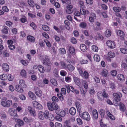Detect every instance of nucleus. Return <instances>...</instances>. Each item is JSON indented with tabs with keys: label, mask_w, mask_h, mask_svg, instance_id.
<instances>
[{
	"label": "nucleus",
	"mask_w": 127,
	"mask_h": 127,
	"mask_svg": "<svg viewBox=\"0 0 127 127\" xmlns=\"http://www.w3.org/2000/svg\"><path fill=\"white\" fill-rule=\"evenodd\" d=\"M57 96L61 101H62L64 100V96L62 93L60 92H59L57 93Z\"/></svg>",
	"instance_id": "nucleus-27"
},
{
	"label": "nucleus",
	"mask_w": 127,
	"mask_h": 127,
	"mask_svg": "<svg viewBox=\"0 0 127 127\" xmlns=\"http://www.w3.org/2000/svg\"><path fill=\"white\" fill-rule=\"evenodd\" d=\"M21 63L24 65H27L28 64V61L26 60H22L21 61Z\"/></svg>",
	"instance_id": "nucleus-56"
},
{
	"label": "nucleus",
	"mask_w": 127,
	"mask_h": 127,
	"mask_svg": "<svg viewBox=\"0 0 127 127\" xmlns=\"http://www.w3.org/2000/svg\"><path fill=\"white\" fill-rule=\"evenodd\" d=\"M44 42L46 44V46L48 47H50L51 46L50 43L46 39H45L44 40Z\"/></svg>",
	"instance_id": "nucleus-52"
},
{
	"label": "nucleus",
	"mask_w": 127,
	"mask_h": 127,
	"mask_svg": "<svg viewBox=\"0 0 127 127\" xmlns=\"http://www.w3.org/2000/svg\"><path fill=\"white\" fill-rule=\"evenodd\" d=\"M111 33L110 30L109 29H107L105 31V36L107 37H108L111 36Z\"/></svg>",
	"instance_id": "nucleus-32"
},
{
	"label": "nucleus",
	"mask_w": 127,
	"mask_h": 127,
	"mask_svg": "<svg viewBox=\"0 0 127 127\" xmlns=\"http://www.w3.org/2000/svg\"><path fill=\"white\" fill-rule=\"evenodd\" d=\"M33 106L37 109L41 110L43 108L41 105L36 101H34L33 103Z\"/></svg>",
	"instance_id": "nucleus-10"
},
{
	"label": "nucleus",
	"mask_w": 127,
	"mask_h": 127,
	"mask_svg": "<svg viewBox=\"0 0 127 127\" xmlns=\"http://www.w3.org/2000/svg\"><path fill=\"white\" fill-rule=\"evenodd\" d=\"M118 79L121 82H123L125 81V78L124 75L119 74L117 76Z\"/></svg>",
	"instance_id": "nucleus-18"
},
{
	"label": "nucleus",
	"mask_w": 127,
	"mask_h": 127,
	"mask_svg": "<svg viewBox=\"0 0 127 127\" xmlns=\"http://www.w3.org/2000/svg\"><path fill=\"white\" fill-rule=\"evenodd\" d=\"M2 10L3 11L7 12L9 11V9L6 6H5L2 7Z\"/></svg>",
	"instance_id": "nucleus-63"
},
{
	"label": "nucleus",
	"mask_w": 127,
	"mask_h": 127,
	"mask_svg": "<svg viewBox=\"0 0 127 127\" xmlns=\"http://www.w3.org/2000/svg\"><path fill=\"white\" fill-rule=\"evenodd\" d=\"M34 90L35 93L37 96L40 97L41 96L42 94V92L39 88L35 87Z\"/></svg>",
	"instance_id": "nucleus-9"
},
{
	"label": "nucleus",
	"mask_w": 127,
	"mask_h": 127,
	"mask_svg": "<svg viewBox=\"0 0 127 127\" xmlns=\"http://www.w3.org/2000/svg\"><path fill=\"white\" fill-rule=\"evenodd\" d=\"M69 51L70 53L72 54H74L75 53V50L72 46H70L69 47Z\"/></svg>",
	"instance_id": "nucleus-38"
},
{
	"label": "nucleus",
	"mask_w": 127,
	"mask_h": 127,
	"mask_svg": "<svg viewBox=\"0 0 127 127\" xmlns=\"http://www.w3.org/2000/svg\"><path fill=\"white\" fill-rule=\"evenodd\" d=\"M113 9L115 12H120L121 11V8L118 6L114 7L113 8Z\"/></svg>",
	"instance_id": "nucleus-48"
},
{
	"label": "nucleus",
	"mask_w": 127,
	"mask_h": 127,
	"mask_svg": "<svg viewBox=\"0 0 127 127\" xmlns=\"http://www.w3.org/2000/svg\"><path fill=\"white\" fill-rule=\"evenodd\" d=\"M47 105L48 109L51 111L57 110L59 107L58 105L55 102H48L47 103Z\"/></svg>",
	"instance_id": "nucleus-1"
},
{
	"label": "nucleus",
	"mask_w": 127,
	"mask_h": 127,
	"mask_svg": "<svg viewBox=\"0 0 127 127\" xmlns=\"http://www.w3.org/2000/svg\"><path fill=\"white\" fill-rule=\"evenodd\" d=\"M29 112L32 116L35 117L36 116V113L35 110L34 109L32 108L30 106H29L28 108Z\"/></svg>",
	"instance_id": "nucleus-8"
},
{
	"label": "nucleus",
	"mask_w": 127,
	"mask_h": 127,
	"mask_svg": "<svg viewBox=\"0 0 127 127\" xmlns=\"http://www.w3.org/2000/svg\"><path fill=\"white\" fill-rule=\"evenodd\" d=\"M43 63L44 65L49 66H50L52 64L49 57L46 55L45 56L44 58L43 59Z\"/></svg>",
	"instance_id": "nucleus-4"
},
{
	"label": "nucleus",
	"mask_w": 127,
	"mask_h": 127,
	"mask_svg": "<svg viewBox=\"0 0 127 127\" xmlns=\"http://www.w3.org/2000/svg\"><path fill=\"white\" fill-rule=\"evenodd\" d=\"M75 105L77 108L78 111L80 112L81 109V106L80 103L78 101L76 102Z\"/></svg>",
	"instance_id": "nucleus-40"
},
{
	"label": "nucleus",
	"mask_w": 127,
	"mask_h": 127,
	"mask_svg": "<svg viewBox=\"0 0 127 127\" xmlns=\"http://www.w3.org/2000/svg\"><path fill=\"white\" fill-rule=\"evenodd\" d=\"M16 122L17 124L21 126H23L24 125V123L23 121L20 119H18L16 120Z\"/></svg>",
	"instance_id": "nucleus-39"
},
{
	"label": "nucleus",
	"mask_w": 127,
	"mask_h": 127,
	"mask_svg": "<svg viewBox=\"0 0 127 127\" xmlns=\"http://www.w3.org/2000/svg\"><path fill=\"white\" fill-rule=\"evenodd\" d=\"M91 49L92 50L95 52H97L98 50V47L95 45H93L91 47Z\"/></svg>",
	"instance_id": "nucleus-49"
},
{
	"label": "nucleus",
	"mask_w": 127,
	"mask_h": 127,
	"mask_svg": "<svg viewBox=\"0 0 127 127\" xmlns=\"http://www.w3.org/2000/svg\"><path fill=\"white\" fill-rule=\"evenodd\" d=\"M8 80L10 81H12L13 79V77L12 75L10 74H9L7 75Z\"/></svg>",
	"instance_id": "nucleus-60"
},
{
	"label": "nucleus",
	"mask_w": 127,
	"mask_h": 127,
	"mask_svg": "<svg viewBox=\"0 0 127 127\" xmlns=\"http://www.w3.org/2000/svg\"><path fill=\"white\" fill-rule=\"evenodd\" d=\"M97 96L98 99L100 101H102L103 100V97L102 96V94L101 93H97Z\"/></svg>",
	"instance_id": "nucleus-43"
},
{
	"label": "nucleus",
	"mask_w": 127,
	"mask_h": 127,
	"mask_svg": "<svg viewBox=\"0 0 127 127\" xmlns=\"http://www.w3.org/2000/svg\"><path fill=\"white\" fill-rule=\"evenodd\" d=\"M108 57L110 58H113L115 56V54L113 52L110 51L108 54Z\"/></svg>",
	"instance_id": "nucleus-37"
},
{
	"label": "nucleus",
	"mask_w": 127,
	"mask_h": 127,
	"mask_svg": "<svg viewBox=\"0 0 127 127\" xmlns=\"http://www.w3.org/2000/svg\"><path fill=\"white\" fill-rule=\"evenodd\" d=\"M7 78V75L5 74H3L0 75V79L3 80H6Z\"/></svg>",
	"instance_id": "nucleus-30"
},
{
	"label": "nucleus",
	"mask_w": 127,
	"mask_h": 127,
	"mask_svg": "<svg viewBox=\"0 0 127 127\" xmlns=\"http://www.w3.org/2000/svg\"><path fill=\"white\" fill-rule=\"evenodd\" d=\"M106 44L108 47L111 49H113L115 47V44L113 41L108 40L106 42Z\"/></svg>",
	"instance_id": "nucleus-7"
},
{
	"label": "nucleus",
	"mask_w": 127,
	"mask_h": 127,
	"mask_svg": "<svg viewBox=\"0 0 127 127\" xmlns=\"http://www.w3.org/2000/svg\"><path fill=\"white\" fill-rule=\"evenodd\" d=\"M2 68L4 71L8 72L9 71V68L8 64L6 63H4L2 65Z\"/></svg>",
	"instance_id": "nucleus-15"
},
{
	"label": "nucleus",
	"mask_w": 127,
	"mask_h": 127,
	"mask_svg": "<svg viewBox=\"0 0 127 127\" xmlns=\"http://www.w3.org/2000/svg\"><path fill=\"white\" fill-rule=\"evenodd\" d=\"M3 56L4 57H8L9 56V54L7 50H4L3 51Z\"/></svg>",
	"instance_id": "nucleus-50"
},
{
	"label": "nucleus",
	"mask_w": 127,
	"mask_h": 127,
	"mask_svg": "<svg viewBox=\"0 0 127 127\" xmlns=\"http://www.w3.org/2000/svg\"><path fill=\"white\" fill-rule=\"evenodd\" d=\"M28 3L30 6L32 7H34V2L32 0H28Z\"/></svg>",
	"instance_id": "nucleus-44"
},
{
	"label": "nucleus",
	"mask_w": 127,
	"mask_h": 127,
	"mask_svg": "<svg viewBox=\"0 0 127 127\" xmlns=\"http://www.w3.org/2000/svg\"><path fill=\"white\" fill-rule=\"evenodd\" d=\"M61 66H62V68L64 69H65L67 68V65L65 63L63 62H61Z\"/></svg>",
	"instance_id": "nucleus-58"
},
{
	"label": "nucleus",
	"mask_w": 127,
	"mask_h": 127,
	"mask_svg": "<svg viewBox=\"0 0 127 127\" xmlns=\"http://www.w3.org/2000/svg\"><path fill=\"white\" fill-rule=\"evenodd\" d=\"M19 84L23 88H26L27 86L25 80L23 79H21L19 81Z\"/></svg>",
	"instance_id": "nucleus-24"
},
{
	"label": "nucleus",
	"mask_w": 127,
	"mask_h": 127,
	"mask_svg": "<svg viewBox=\"0 0 127 127\" xmlns=\"http://www.w3.org/2000/svg\"><path fill=\"white\" fill-rule=\"evenodd\" d=\"M117 35L120 36L121 39L122 40L124 39V37L125 36V35L123 31L120 30H118L117 32Z\"/></svg>",
	"instance_id": "nucleus-11"
},
{
	"label": "nucleus",
	"mask_w": 127,
	"mask_h": 127,
	"mask_svg": "<svg viewBox=\"0 0 127 127\" xmlns=\"http://www.w3.org/2000/svg\"><path fill=\"white\" fill-rule=\"evenodd\" d=\"M113 96L114 100L116 102H117L120 101V98L122 96V95L120 93H115L113 94Z\"/></svg>",
	"instance_id": "nucleus-3"
},
{
	"label": "nucleus",
	"mask_w": 127,
	"mask_h": 127,
	"mask_svg": "<svg viewBox=\"0 0 127 127\" xmlns=\"http://www.w3.org/2000/svg\"><path fill=\"white\" fill-rule=\"evenodd\" d=\"M121 52L124 54H127V49L126 48H122L120 49Z\"/></svg>",
	"instance_id": "nucleus-45"
},
{
	"label": "nucleus",
	"mask_w": 127,
	"mask_h": 127,
	"mask_svg": "<svg viewBox=\"0 0 127 127\" xmlns=\"http://www.w3.org/2000/svg\"><path fill=\"white\" fill-rule=\"evenodd\" d=\"M94 59L95 61L97 62H99L100 60L99 56L97 54L94 55Z\"/></svg>",
	"instance_id": "nucleus-35"
},
{
	"label": "nucleus",
	"mask_w": 127,
	"mask_h": 127,
	"mask_svg": "<svg viewBox=\"0 0 127 127\" xmlns=\"http://www.w3.org/2000/svg\"><path fill=\"white\" fill-rule=\"evenodd\" d=\"M39 71L41 73H43L45 71V69L43 66L41 65H39L37 67Z\"/></svg>",
	"instance_id": "nucleus-31"
},
{
	"label": "nucleus",
	"mask_w": 127,
	"mask_h": 127,
	"mask_svg": "<svg viewBox=\"0 0 127 127\" xmlns=\"http://www.w3.org/2000/svg\"><path fill=\"white\" fill-rule=\"evenodd\" d=\"M59 51L62 54L64 55L66 53V51L65 49L63 48H61L59 49Z\"/></svg>",
	"instance_id": "nucleus-55"
},
{
	"label": "nucleus",
	"mask_w": 127,
	"mask_h": 127,
	"mask_svg": "<svg viewBox=\"0 0 127 127\" xmlns=\"http://www.w3.org/2000/svg\"><path fill=\"white\" fill-rule=\"evenodd\" d=\"M74 82L78 86H80L81 85L80 81L79 78L76 77H73Z\"/></svg>",
	"instance_id": "nucleus-21"
},
{
	"label": "nucleus",
	"mask_w": 127,
	"mask_h": 127,
	"mask_svg": "<svg viewBox=\"0 0 127 127\" xmlns=\"http://www.w3.org/2000/svg\"><path fill=\"white\" fill-rule=\"evenodd\" d=\"M28 94L30 97L32 99L34 100L36 99V97L34 94L32 92L30 91L28 93Z\"/></svg>",
	"instance_id": "nucleus-22"
},
{
	"label": "nucleus",
	"mask_w": 127,
	"mask_h": 127,
	"mask_svg": "<svg viewBox=\"0 0 127 127\" xmlns=\"http://www.w3.org/2000/svg\"><path fill=\"white\" fill-rule=\"evenodd\" d=\"M16 90L17 92L20 93L23 92V90L22 88L20 87L19 85H17L16 86Z\"/></svg>",
	"instance_id": "nucleus-25"
},
{
	"label": "nucleus",
	"mask_w": 127,
	"mask_h": 127,
	"mask_svg": "<svg viewBox=\"0 0 127 127\" xmlns=\"http://www.w3.org/2000/svg\"><path fill=\"white\" fill-rule=\"evenodd\" d=\"M73 7V6L71 5H69L67 6V9L66 12L67 13L70 14L71 13L73 12L72 9Z\"/></svg>",
	"instance_id": "nucleus-16"
},
{
	"label": "nucleus",
	"mask_w": 127,
	"mask_h": 127,
	"mask_svg": "<svg viewBox=\"0 0 127 127\" xmlns=\"http://www.w3.org/2000/svg\"><path fill=\"white\" fill-rule=\"evenodd\" d=\"M92 113L94 119L95 120L97 119L98 118V113L97 110L95 109L93 110Z\"/></svg>",
	"instance_id": "nucleus-17"
},
{
	"label": "nucleus",
	"mask_w": 127,
	"mask_h": 127,
	"mask_svg": "<svg viewBox=\"0 0 127 127\" xmlns=\"http://www.w3.org/2000/svg\"><path fill=\"white\" fill-rule=\"evenodd\" d=\"M80 48L82 51L84 52H86L88 50V48L87 46L84 44H80Z\"/></svg>",
	"instance_id": "nucleus-14"
},
{
	"label": "nucleus",
	"mask_w": 127,
	"mask_h": 127,
	"mask_svg": "<svg viewBox=\"0 0 127 127\" xmlns=\"http://www.w3.org/2000/svg\"><path fill=\"white\" fill-rule=\"evenodd\" d=\"M50 82L51 84L54 86H57L58 83L57 81L54 79H52L50 80Z\"/></svg>",
	"instance_id": "nucleus-36"
},
{
	"label": "nucleus",
	"mask_w": 127,
	"mask_h": 127,
	"mask_svg": "<svg viewBox=\"0 0 127 127\" xmlns=\"http://www.w3.org/2000/svg\"><path fill=\"white\" fill-rule=\"evenodd\" d=\"M68 69L70 71H72L75 69V67L72 65L69 64L67 65V67Z\"/></svg>",
	"instance_id": "nucleus-29"
},
{
	"label": "nucleus",
	"mask_w": 127,
	"mask_h": 127,
	"mask_svg": "<svg viewBox=\"0 0 127 127\" xmlns=\"http://www.w3.org/2000/svg\"><path fill=\"white\" fill-rule=\"evenodd\" d=\"M80 90L81 94L83 95L84 96H85L86 95V93L87 91V90L85 89L84 90L83 88H80Z\"/></svg>",
	"instance_id": "nucleus-51"
},
{
	"label": "nucleus",
	"mask_w": 127,
	"mask_h": 127,
	"mask_svg": "<svg viewBox=\"0 0 127 127\" xmlns=\"http://www.w3.org/2000/svg\"><path fill=\"white\" fill-rule=\"evenodd\" d=\"M77 124L79 125H81L83 124V121L80 118H77L76 119Z\"/></svg>",
	"instance_id": "nucleus-62"
},
{
	"label": "nucleus",
	"mask_w": 127,
	"mask_h": 127,
	"mask_svg": "<svg viewBox=\"0 0 127 127\" xmlns=\"http://www.w3.org/2000/svg\"><path fill=\"white\" fill-rule=\"evenodd\" d=\"M110 87L111 88L114 90L115 89L116 86L115 84L113 83H111L110 84Z\"/></svg>",
	"instance_id": "nucleus-64"
},
{
	"label": "nucleus",
	"mask_w": 127,
	"mask_h": 127,
	"mask_svg": "<svg viewBox=\"0 0 127 127\" xmlns=\"http://www.w3.org/2000/svg\"><path fill=\"white\" fill-rule=\"evenodd\" d=\"M49 116V118L48 119L51 121H53L54 120L55 117L53 114L50 113Z\"/></svg>",
	"instance_id": "nucleus-54"
},
{
	"label": "nucleus",
	"mask_w": 127,
	"mask_h": 127,
	"mask_svg": "<svg viewBox=\"0 0 127 127\" xmlns=\"http://www.w3.org/2000/svg\"><path fill=\"white\" fill-rule=\"evenodd\" d=\"M6 98H4L3 100H1V104L3 107H9L12 104V101L11 100H9L6 101H5L6 100Z\"/></svg>",
	"instance_id": "nucleus-2"
},
{
	"label": "nucleus",
	"mask_w": 127,
	"mask_h": 127,
	"mask_svg": "<svg viewBox=\"0 0 127 127\" xmlns=\"http://www.w3.org/2000/svg\"><path fill=\"white\" fill-rule=\"evenodd\" d=\"M42 27L44 31H48L50 30L49 27L46 25H43Z\"/></svg>",
	"instance_id": "nucleus-42"
},
{
	"label": "nucleus",
	"mask_w": 127,
	"mask_h": 127,
	"mask_svg": "<svg viewBox=\"0 0 127 127\" xmlns=\"http://www.w3.org/2000/svg\"><path fill=\"white\" fill-rule=\"evenodd\" d=\"M38 117L40 120H43L44 118V112L41 111H39L38 113Z\"/></svg>",
	"instance_id": "nucleus-19"
},
{
	"label": "nucleus",
	"mask_w": 127,
	"mask_h": 127,
	"mask_svg": "<svg viewBox=\"0 0 127 127\" xmlns=\"http://www.w3.org/2000/svg\"><path fill=\"white\" fill-rule=\"evenodd\" d=\"M23 120L27 124H30V125H31L30 124L33 121V119L32 118L28 119L27 117H24Z\"/></svg>",
	"instance_id": "nucleus-13"
},
{
	"label": "nucleus",
	"mask_w": 127,
	"mask_h": 127,
	"mask_svg": "<svg viewBox=\"0 0 127 127\" xmlns=\"http://www.w3.org/2000/svg\"><path fill=\"white\" fill-rule=\"evenodd\" d=\"M95 38L96 39L102 40L103 39L104 37L101 34L98 33L97 34L96 36L95 37Z\"/></svg>",
	"instance_id": "nucleus-28"
},
{
	"label": "nucleus",
	"mask_w": 127,
	"mask_h": 127,
	"mask_svg": "<svg viewBox=\"0 0 127 127\" xmlns=\"http://www.w3.org/2000/svg\"><path fill=\"white\" fill-rule=\"evenodd\" d=\"M119 107L120 110L122 111H124L126 109L125 105L122 102L120 103Z\"/></svg>",
	"instance_id": "nucleus-26"
},
{
	"label": "nucleus",
	"mask_w": 127,
	"mask_h": 127,
	"mask_svg": "<svg viewBox=\"0 0 127 127\" xmlns=\"http://www.w3.org/2000/svg\"><path fill=\"white\" fill-rule=\"evenodd\" d=\"M27 39L29 41L32 42L35 41V38L32 36L29 35L27 36Z\"/></svg>",
	"instance_id": "nucleus-33"
},
{
	"label": "nucleus",
	"mask_w": 127,
	"mask_h": 127,
	"mask_svg": "<svg viewBox=\"0 0 127 127\" xmlns=\"http://www.w3.org/2000/svg\"><path fill=\"white\" fill-rule=\"evenodd\" d=\"M21 74L23 76L25 77L26 75V71L24 70H22L21 71Z\"/></svg>",
	"instance_id": "nucleus-57"
},
{
	"label": "nucleus",
	"mask_w": 127,
	"mask_h": 127,
	"mask_svg": "<svg viewBox=\"0 0 127 127\" xmlns=\"http://www.w3.org/2000/svg\"><path fill=\"white\" fill-rule=\"evenodd\" d=\"M100 74L102 76L105 77H107L108 76V71L106 69H103Z\"/></svg>",
	"instance_id": "nucleus-20"
},
{
	"label": "nucleus",
	"mask_w": 127,
	"mask_h": 127,
	"mask_svg": "<svg viewBox=\"0 0 127 127\" xmlns=\"http://www.w3.org/2000/svg\"><path fill=\"white\" fill-rule=\"evenodd\" d=\"M87 24L86 23L84 22H81L79 24V27L82 28H85L87 26Z\"/></svg>",
	"instance_id": "nucleus-46"
},
{
	"label": "nucleus",
	"mask_w": 127,
	"mask_h": 127,
	"mask_svg": "<svg viewBox=\"0 0 127 127\" xmlns=\"http://www.w3.org/2000/svg\"><path fill=\"white\" fill-rule=\"evenodd\" d=\"M81 117L84 120L87 121H89L91 119L90 116L87 112H85L82 113L81 115Z\"/></svg>",
	"instance_id": "nucleus-5"
},
{
	"label": "nucleus",
	"mask_w": 127,
	"mask_h": 127,
	"mask_svg": "<svg viewBox=\"0 0 127 127\" xmlns=\"http://www.w3.org/2000/svg\"><path fill=\"white\" fill-rule=\"evenodd\" d=\"M82 83H83V86L85 89H87L88 88V84L87 82L85 80H82Z\"/></svg>",
	"instance_id": "nucleus-41"
},
{
	"label": "nucleus",
	"mask_w": 127,
	"mask_h": 127,
	"mask_svg": "<svg viewBox=\"0 0 127 127\" xmlns=\"http://www.w3.org/2000/svg\"><path fill=\"white\" fill-rule=\"evenodd\" d=\"M50 114L48 111H45L44 112V118L46 119H48L49 116Z\"/></svg>",
	"instance_id": "nucleus-53"
},
{
	"label": "nucleus",
	"mask_w": 127,
	"mask_h": 127,
	"mask_svg": "<svg viewBox=\"0 0 127 127\" xmlns=\"http://www.w3.org/2000/svg\"><path fill=\"white\" fill-rule=\"evenodd\" d=\"M7 27L6 26H4L3 29L2 30V32L5 34H7L8 32Z\"/></svg>",
	"instance_id": "nucleus-47"
},
{
	"label": "nucleus",
	"mask_w": 127,
	"mask_h": 127,
	"mask_svg": "<svg viewBox=\"0 0 127 127\" xmlns=\"http://www.w3.org/2000/svg\"><path fill=\"white\" fill-rule=\"evenodd\" d=\"M79 73L80 75L82 77L84 78L85 79H87L89 77V74L86 71H84L83 72L81 69H79Z\"/></svg>",
	"instance_id": "nucleus-6"
},
{
	"label": "nucleus",
	"mask_w": 127,
	"mask_h": 127,
	"mask_svg": "<svg viewBox=\"0 0 127 127\" xmlns=\"http://www.w3.org/2000/svg\"><path fill=\"white\" fill-rule=\"evenodd\" d=\"M69 112L70 114L72 115H74L76 112V109L73 107H71L69 110Z\"/></svg>",
	"instance_id": "nucleus-23"
},
{
	"label": "nucleus",
	"mask_w": 127,
	"mask_h": 127,
	"mask_svg": "<svg viewBox=\"0 0 127 127\" xmlns=\"http://www.w3.org/2000/svg\"><path fill=\"white\" fill-rule=\"evenodd\" d=\"M102 96L103 97L106 98H108L109 97V96L107 94L105 91H103L102 94Z\"/></svg>",
	"instance_id": "nucleus-61"
},
{
	"label": "nucleus",
	"mask_w": 127,
	"mask_h": 127,
	"mask_svg": "<svg viewBox=\"0 0 127 127\" xmlns=\"http://www.w3.org/2000/svg\"><path fill=\"white\" fill-rule=\"evenodd\" d=\"M107 113L108 116L109 118L112 120H115V118L114 116L113 115L108 111H107Z\"/></svg>",
	"instance_id": "nucleus-34"
},
{
	"label": "nucleus",
	"mask_w": 127,
	"mask_h": 127,
	"mask_svg": "<svg viewBox=\"0 0 127 127\" xmlns=\"http://www.w3.org/2000/svg\"><path fill=\"white\" fill-rule=\"evenodd\" d=\"M56 114L62 117H64L65 115V111L62 109L59 110L56 112Z\"/></svg>",
	"instance_id": "nucleus-12"
},
{
	"label": "nucleus",
	"mask_w": 127,
	"mask_h": 127,
	"mask_svg": "<svg viewBox=\"0 0 127 127\" xmlns=\"http://www.w3.org/2000/svg\"><path fill=\"white\" fill-rule=\"evenodd\" d=\"M52 100L53 101V102H58L59 101V99L56 96H54L52 97Z\"/></svg>",
	"instance_id": "nucleus-59"
}]
</instances>
